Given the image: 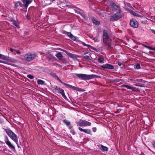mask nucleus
Instances as JSON below:
<instances>
[{"label": "nucleus", "mask_w": 155, "mask_h": 155, "mask_svg": "<svg viewBox=\"0 0 155 155\" xmlns=\"http://www.w3.org/2000/svg\"><path fill=\"white\" fill-rule=\"evenodd\" d=\"M21 1L23 4L19 1L14 2L15 4L14 8L17 9L18 7H21L26 12L28 5L32 2V0H21Z\"/></svg>", "instance_id": "1"}, {"label": "nucleus", "mask_w": 155, "mask_h": 155, "mask_svg": "<svg viewBox=\"0 0 155 155\" xmlns=\"http://www.w3.org/2000/svg\"><path fill=\"white\" fill-rule=\"evenodd\" d=\"M75 75L79 79L84 80L91 79L96 78H101V77L95 75H87L82 74H76Z\"/></svg>", "instance_id": "2"}, {"label": "nucleus", "mask_w": 155, "mask_h": 155, "mask_svg": "<svg viewBox=\"0 0 155 155\" xmlns=\"http://www.w3.org/2000/svg\"><path fill=\"white\" fill-rule=\"evenodd\" d=\"M37 57V55L35 53L29 52L25 55L22 59L28 61H30Z\"/></svg>", "instance_id": "3"}, {"label": "nucleus", "mask_w": 155, "mask_h": 155, "mask_svg": "<svg viewBox=\"0 0 155 155\" xmlns=\"http://www.w3.org/2000/svg\"><path fill=\"white\" fill-rule=\"evenodd\" d=\"M4 130L8 136L17 144L18 140L17 135L10 130L5 129Z\"/></svg>", "instance_id": "4"}, {"label": "nucleus", "mask_w": 155, "mask_h": 155, "mask_svg": "<svg viewBox=\"0 0 155 155\" xmlns=\"http://www.w3.org/2000/svg\"><path fill=\"white\" fill-rule=\"evenodd\" d=\"M114 14L110 18V20L113 21H117L122 18L123 16L122 11H119L117 12H113Z\"/></svg>", "instance_id": "5"}, {"label": "nucleus", "mask_w": 155, "mask_h": 155, "mask_svg": "<svg viewBox=\"0 0 155 155\" xmlns=\"http://www.w3.org/2000/svg\"><path fill=\"white\" fill-rule=\"evenodd\" d=\"M76 124L78 126L87 127L90 126L91 124V122L84 120H80L76 122Z\"/></svg>", "instance_id": "6"}, {"label": "nucleus", "mask_w": 155, "mask_h": 155, "mask_svg": "<svg viewBox=\"0 0 155 155\" xmlns=\"http://www.w3.org/2000/svg\"><path fill=\"white\" fill-rule=\"evenodd\" d=\"M111 6L112 8L113 12H117L122 11L120 6L117 5L114 3L112 2L111 3Z\"/></svg>", "instance_id": "7"}, {"label": "nucleus", "mask_w": 155, "mask_h": 155, "mask_svg": "<svg viewBox=\"0 0 155 155\" xmlns=\"http://www.w3.org/2000/svg\"><path fill=\"white\" fill-rule=\"evenodd\" d=\"M132 81L134 83H137V84H134L135 86L140 87H144L145 86L144 84H141V83L142 82L143 80L142 79H136V80H132Z\"/></svg>", "instance_id": "8"}, {"label": "nucleus", "mask_w": 155, "mask_h": 155, "mask_svg": "<svg viewBox=\"0 0 155 155\" xmlns=\"http://www.w3.org/2000/svg\"><path fill=\"white\" fill-rule=\"evenodd\" d=\"M103 43L104 44L107 45L106 41L109 38V35L107 33V31L105 29L103 30Z\"/></svg>", "instance_id": "9"}, {"label": "nucleus", "mask_w": 155, "mask_h": 155, "mask_svg": "<svg viewBox=\"0 0 155 155\" xmlns=\"http://www.w3.org/2000/svg\"><path fill=\"white\" fill-rule=\"evenodd\" d=\"M130 25L131 27L134 28H136L138 26V23L135 19L132 18L130 21Z\"/></svg>", "instance_id": "10"}, {"label": "nucleus", "mask_w": 155, "mask_h": 155, "mask_svg": "<svg viewBox=\"0 0 155 155\" xmlns=\"http://www.w3.org/2000/svg\"><path fill=\"white\" fill-rule=\"evenodd\" d=\"M61 32L64 34L67 35L71 40L74 41L76 40V38L70 32H68L64 30H62Z\"/></svg>", "instance_id": "11"}, {"label": "nucleus", "mask_w": 155, "mask_h": 155, "mask_svg": "<svg viewBox=\"0 0 155 155\" xmlns=\"http://www.w3.org/2000/svg\"><path fill=\"white\" fill-rule=\"evenodd\" d=\"M55 89L56 90V92L61 94L63 97L65 98L66 97L64 94V91L63 89L60 88L59 87L57 86H55Z\"/></svg>", "instance_id": "12"}, {"label": "nucleus", "mask_w": 155, "mask_h": 155, "mask_svg": "<svg viewBox=\"0 0 155 155\" xmlns=\"http://www.w3.org/2000/svg\"><path fill=\"white\" fill-rule=\"evenodd\" d=\"M5 142L7 145L9 147L11 148L13 151H15V147L11 144V142L9 141L7 137H6Z\"/></svg>", "instance_id": "13"}, {"label": "nucleus", "mask_w": 155, "mask_h": 155, "mask_svg": "<svg viewBox=\"0 0 155 155\" xmlns=\"http://www.w3.org/2000/svg\"><path fill=\"white\" fill-rule=\"evenodd\" d=\"M101 67L104 69H113L114 68V66L108 64H103L101 66Z\"/></svg>", "instance_id": "14"}, {"label": "nucleus", "mask_w": 155, "mask_h": 155, "mask_svg": "<svg viewBox=\"0 0 155 155\" xmlns=\"http://www.w3.org/2000/svg\"><path fill=\"white\" fill-rule=\"evenodd\" d=\"M79 130L81 132H84L85 133L87 134H90L91 133V131L90 129H84L81 127L78 128Z\"/></svg>", "instance_id": "15"}, {"label": "nucleus", "mask_w": 155, "mask_h": 155, "mask_svg": "<svg viewBox=\"0 0 155 155\" xmlns=\"http://www.w3.org/2000/svg\"><path fill=\"white\" fill-rule=\"evenodd\" d=\"M121 81H122V80L120 79H113L110 80V82L111 83H119Z\"/></svg>", "instance_id": "16"}, {"label": "nucleus", "mask_w": 155, "mask_h": 155, "mask_svg": "<svg viewBox=\"0 0 155 155\" xmlns=\"http://www.w3.org/2000/svg\"><path fill=\"white\" fill-rule=\"evenodd\" d=\"M70 88H71L73 90L78 91H84V90H83L81 88L78 87H76L74 86H73L71 85Z\"/></svg>", "instance_id": "17"}, {"label": "nucleus", "mask_w": 155, "mask_h": 155, "mask_svg": "<svg viewBox=\"0 0 155 155\" xmlns=\"http://www.w3.org/2000/svg\"><path fill=\"white\" fill-rule=\"evenodd\" d=\"M0 59L5 60L8 61L9 60V57L7 56H5L0 54Z\"/></svg>", "instance_id": "18"}, {"label": "nucleus", "mask_w": 155, "mask_h": 155, "mask_svg": "<svg viewBox=\"0 0 155 155\" xmlns=\"http://www.w3.org/2000/svg\"><path fill=\"white\" fill-rule=\"evenodd\" d=\"M61 51L66 53L68 55V56L71 58H74V55L71 53H69L68 52L64 50H62Z\"/></svg>", "instance_id": "19"}, {"label": "nucleus", "mask_w": 155, "mask_h": 155, "mask_svg": "<svg viewBox=\"0 0 155 155\" xmlns=\"http://www.w3.org/2000/svg\"><path fill=\"white\" fill-rule=\"evenodd\" d=\"M74 11L75 12L77 13V14H80V15L84 19H87V18L84 14L82 13L80 11L74 9Z\"/></svg>", "instance_id": "20"}, {"label": "nucleus", "mask_w": 155, "mask_h": 155, "mask_svg": "<svg viewBox=\"0 0 155 155\" xmlns=\"http://www.w3.org/2000/svg\"><path fill=\"white\" fill-rule=\"evenodd\" d=\"M56 56L60 60L62 59L63 58V56L61 52H58Z\"/></svg>", "instance_id": "21"}, {"label": "nucleus", "mask_w": 155, "mask_h": 155, "mask_svg": "<svg viewBox=\"0 0 155 155\" xmlns=\"http://www.w3.org/2000/svg\"><path fill=\"white\" fill-rule=\"evenodd\" d=\"M92 20L94 23L97 25H99L100 24V22L97 20L94 17L92 18Z\"/></svg>", "instance_id": "22"}, {"label": "nucleus", "mask_w": 155, "mask_h": 155, "mask_svg": "<svg viewBox=\"0 0 155 155\" xmlns=\"http://www.w3.org/2000/svg\"><path fill=\"white\" fill-rule=\"evenodd\" d=\"M101 148L100 149L102 151H107L108 150V148L104 146V145H101Z\"/></svg>", "instance_id": "23"}, {"label": "nucleus", "mask_w": 155, "mask_h": 155, "mask_svg": "<svg viewBox=\"0 0 155 155\" xmlns=\"http://www.w3.org/2000/svg\"><path fill=\"white\" fill-rule=\"evenodd\" d=\"M63 122L64 124H66L67 126H69L71 124L70 122L66 120V119L63 120Z\"/></svg>", "instance_id": "24"}, {"label": "nucleus", "mask_w": 155, "mask_h": 155, "mask_svg": "<svg viewBox=\"0 0 155 155\" xmlns=\"http://www.w3.org/2000/svg\"><path fill=\"white\" fill-rule=\"evenodd\" d=\"M66 6L68 7V8H77L80 10L81 11H82V10L80 8H79L78 7H77L75 6L72 5H66Z\"/></svg>", "instance_id": "25"}, {"label": "nucleus", "mask_w": 155, "mask_h": 155, "mask_svg": "<svg viewBox=\"0 0 155 155\" xmlns=\"http://www.w3.org/2000/svg\"><path fill=\"white\" fill-rule=\"evenodd\" d=\"M48 58L50 60L52 59H56V58L55 57H54L53 55H52L51 54H50L48 55Z\"/></svg>", "instance_id": "26"}, {"label": "nucleus", "mask_w": 155, "mask_h": 155, "mask_svg": "<svg viewBox=\"0 0 155 155\" xmlns=\"http://www.w3.org/2000/svg\"><path fill=\"white\" fill-rule=\"evenodd\" d=\"M130 12L133 15H134L136 16H137V17H140V15L138 14H137L136 13H135L132 10H130Z\"/></svg>", "instance_id": "27"}, {"label": "nucleus", "mask_w": 155, "mask_h": 155, "mask_svg": "<svg viewBox=\"0 0 155 155\" xmlns=\"http://www.w3.org/2000/svg\"><path fill=\"white\" fill-rule=\"evenodd\" d=\"M106 44L107 45L104 44L106 46H107V48L108 49H110L111 48V43H107V41H106Z\"/></svg>", "instance_id": "28"}, {"label": "nucleus", "mask_w": 155, "mask_h": 155, "mask_svg": "<svg viewBox=\"0 0 155 155\" xmlns=\"http://www.w3.org/2000/svg\"><path fill=\"white\" fill-rule=\"evenodd\" d=\"M98 62L101 63H104V61L102 59V58L100 57H99L98 59Z\"/></svg>", "instance_id": "29"}, {"label": "nucleus", "mask_w": 155, "mask_h": 155, "mask_svg": "<svg viewBox=\"0 0 155 155\" xmlns=\"http://www.w3.org/2000/svg\"><path fill=\"white\" fill-rule=\"evenodd\" d=\"M37 82L38 84L42 85L44 84V81L42 80H39Z\"/></svg>", "instance_id": "30"}, {"label": "nucleus", "mask_w": 155, "mask_h": 155, "mask_svg": "<svg viewBox=\"0 0 155 155\" xmlns=\"http://www.w3.org/2000/svg\"><path fill=\"white\" fill-rule=\"evenodd\" d=\"M134 68L135 69H139L140 68V64H137V65H135L134 66Z\"/></svg>", "instance_id": "31"}, {"label": "nucleus", "mask_w": 155, "mask_h": 155, "mask_svg": "<svg viewBox=\"0 0 155 155\" xmlns=\"http://www.w3.org/2000/svg\"><path fill=\"white\" fill-rule=\"evenodd\" d=\"M0 62L2 63H5L6 64H8L11 65H13L14 64H11L10 63H7L6 62H5L4 61H0Z\"/></svg>", "instance_id": "32"}, {"label": "nucleus", "mask_w": 155, "mask_h": 155, "mask_svg": "<svg viewBox=\"0 0 155 155\" xmlns=\"http://www.w3.org/2000/svg\"><path fill=\"white\" fill-rule=\"evenodd\" d=\"M13 24L16 26L18 28H20V26L15 21H14Z\"/></svg>", "instance_id": "33"}, {"label": "nucleus", "mask_w": 155, "mask_h": 155, "mask_svg": "<svg viewBox=\"0 0 155 155\" xmlns=\"http://www.w3.org/2000/svg\"><path fill=\"white\" fill-rule=\"evenodd\" d=\"M127 88L129 89H131V90H134V87L130 86L128 85H127Z\"/></svg>", "instance_id": "34"}, {"label": "nucleus", "mask_w": 155, "mask_h": 155, "mask_svg": "<svg viewBox=\"0 0 155 155\" xmlns=\"http://www.w3.org/2000/svg\"><path fill=\"white\" fill-rule=\"evenodd\" d=\"M84 58L85 59L87 60L88 61L91 60L89 56L88 55H86L84 57Z\"/></svg>", "instance_id": "35"}, {"label": "nucleus", "mask_w": 155, "mask_h": 155, "mask_svg": "<svg viewBox=\"0 0 155 155\" xmlns=\"http://www.w3.org/2000/svg\"><path fill=\"white\" fill-rule=\"evenodd\" d=\"M27 77L31 79H33L34 78V77L31 74H28L27 76Z\"/></svg>", "instance_id": "36"}, {"label": "nucleus", "mask_w": 155, "mask_h": 155, "mask_svg": "<svg viewBox=\"0 0 155 155\" xmlns=\"http://www.w3.org/2000/svg\"><path fill=\"white\" fill-rule=\"evenodd\" d=\"M71 133L73 135H74L76 134V133L74 130H71L70 131Z\"/></svg>", "instance_id": "37"}, {"label": "nucleus", "mask_w": 155, "mask_h": 155, "mask_svg": "<svg viewBox=\"0 0 155 155\" xmlns=\"http://www.w3.org/2000/svg\"><path fill=\"white\" fill-rule=\"evenodd\" d=\"M125 5L127 6L128 7H129L130 8H132V7L131 6V5L130 4V3H125Z\"/></svg>", "instance_id": "38"}, {"label": "nucleus", "mask_w": 155, "mask_h": 155, "mask_svg": "<svg viewBox=\"0 0 155 155\" xmlns=\"http://www.w3.org/2000/svg\"><path fill=\"white\" fill-rule=\"evenodd\" d=\"M142 45L144 47H145V48H147L149 49H150V46H147L145 45H144V44H143Z\"/></svg>", "instance_id": "39"}, {"label": "nucleus", "mask_w": 155, "mask_h": 155, "mask_svg": "<svg viewBox=\"0 0 155 155\" xmlns=\"http://www.w3.org/2000/svg\"><path fill=\"white\" fill-rule=\"evenodd\" d=\"M16 52H17V53L18 54H21V53H20L19 50H15V52H14V53L15 54Z\"/></svg>", "instance_id": "40"}, {"label": "nucleus", "mask_w": 155, "mask_h": 155, "mask_svg": "<svg viewBox=\"0 0 155 155\" xmlns=\"http://www.w3.org/2000/svg\"><path fill=\"white\" fill-rule=\"evenodd\" d=\"M64 85L65 86H66L67 87H68V88H70V86L71 85L70 84H69L65 83V84H64Z\"/></svg>", "instance_id": "41"}, {"label": "nucleus", "mask_w": 155, "mask_h": 155, "mask_svg": "<svg viewBox=\"0 0 155 155\" xmlns=\"http://www.w3.org/2000/svg\"><path fill=\"white\" fill-rule=\"evenodd\" d=\"M64 3L62 2H61L60 3V5L62 6L63 7H64L66 6V5H64Z\"/></svg>", "instance_id": "42"}, {"label": "nucleus", "mask_w": 155, "mask_h": 155, "mask_svg": "<svg viewBox=\"0 0 155 155\" xmlns=\"http://www.w3.org/2000/svg\"><path fill=\"white\" fill-rule=\"evenodd\" d=\"M9 50H10L11 51V52H13V53H14V52H15V50L14 49H13V48H10V49H9Z\"/></svg>", "instance_id": "43"}, {"label": "nucleus", "mask_w": 155, "mask_h": 155, "mask_svg": "<svg viewBox=\"0 0 155 155\" xmlns=\"http://www.w3.org/2000/svg\"><path fill=\"white\" fill-rule=\"evenodd\" d=\"M92 129L94 132H95L96 131V127H93Z\"/></svg>", "instance_id": "44"}, {"label": "nucleus", "mask_w": 155, "mask_h": 155, "mask_svg": "<svg viewBox=\"0 0 155 155\" xmlns=\"http://www.w3.org/2000/svg\"><path fill=\"white\" fill-rule=\"evenodd\" d=\"M59 81L63 85H64V84H65V83L63 82L60 79H59Z\"/></svg>", "instance_id": "45"}, {"label": "nucleus", "mask_w": 155, "mask_h": 155, "mask_svg": "<svg viewBox=\"0 0 155 155\" xmlns=\"http://www.w3.org/2000/svg\"><path fill=\"white\" fill-rule=\"evenodd\" d=\"M122 86L123 87L126 88L127 87V85L125 84H123L122 85Z\"/></svg>", "instance_id": "46"}, {"label": "nucleus", "mask_w": 155, "mask_h": 155, "mask_svg": "<svg viewBox=\"0 0 155 155\" xmlns=\"http://www.w3.org/2000/svg\"><path fill=\"white\" fill-rule=\"evenodd\" d=\"M150 49L155 51V48H152L150 47Z\"/></svg>", "instance_id": "47"}, {"label": "nucleus", "mask_w": 155, "mask_h": 155, "mask_svg": "<svg viewBox=\"0 0 155 155\" xmlns=\"http://www.w3.org/2000/svg\"><path fill=\"white\" fill-rule=\"evenodd\" d=\"M118 64L119 66H120L122 65V63L120 62H118Z\"/></svg>", "instance_id": "48"}, {"label": "nucleus", "mask_w": 155, "mask_h": 155, "mask_svg": "<svg viewBox=\"0 0 155 155\" xmlns=\"http://www.w3.org/2000/svg\"><path fill=\"white\" fill-rule=\"evenodd\" d=\"M152 144L153 146L155 147V141H154L153 143H152Z\"/></svg>", "instance_id": "49"}, {"label": "nucleus", "mask_w": 155, "mask_h": 155, "mask_svg": "<svg viewBox=\"0 0 155 155\" xmlns=\"http://www.w3.org/2000/svg\"><path fill=\"white\" fill-rule=\"evenodd\" d=\"M121 111V109H119L117 110V113H119Z\"/></svg>", "instance_id": "50"}, {"label": "nucleus", "mask_w": 155, "mask_h": 155, "mask_svg": "<svg viewBox=\"0 0 155 155\" xmlns=\"http://www.w3.org/2000/svg\"><path fill=\"white\" fill-rule=\"evenodd\" d=\"M151 31L152 33H154L155 34V30L153 29L151 30Z\"/></svg>", "instance_id": "51"}, {"label": "nucleus", "mask_w": 155, "mask_h": 155, "mask_svg": "<svg viewBox=\"0 0 155 155\" xmlns=\"http://www.w3.org/2000/svg\"><path fill=\"white\" fill-rule=\"evenodd\" d=\"M55 77H56V79L57 80H58V81L59 80V79H60L56 75H55Z\"/></svg>", "instance_id": "52"}, {"label": "nucleus", "mask_w": 155, "mask_h": 155, "mask_svg": "<svg viewBox=\"0 0 155 155\" xmlns=\"http://www.w3.org/2000/svg\"><path fill=\"white\" fill-rule=\"evenodd\" d=\"M91 48L92 49H94V48L92 46H90V48Z\"/></svg>", "instance_id": "53"}, {"label": "nucleus", "mask_w": 155, "mask_h": 155, "mask_svg": "<svg viewBox=\"0 0 155 155\" xmlns=\"http://www.w3.org/2000/svg\"><path fill=\"white\" fill-rule=\"evenodd\" d=\"M83 45L84 46H87V45L85 43H83Z\"/></svg>", "instance_id": "54"}, {"label": "nucleus", "mask_w": 155, "mask_h": 155, "mask_svg": "<svg viewBox=\"0 0 155 155\" xmlns=\"http://www.w3.org/2000/svg\"><path fill=\"white\" fill-rule=\"evenodd\" d=\"M90 46H91V45H87V46L89 48H90Z\"/></svg>", "instance_id": "55"}, {"label": "nucleus", "mask_w": 155, "mask_h": 155, "mask_svg": "<svg viewBox=\"0 0 155 155\" xmlns=\"http://www.w3.org/2000/svg\"><path fill=\"white\" fill-rule=\"evenodd\" d=\"M17 145L18 147V148H19V147H20L19 146L18 144V143H17Z\"/></svg>", "instance_id": "56"}, {"label": "nucleus", "mask_w": 155, "mask_h": 155, "mask_svg": "<svg viewBox=\"0 0 155 155\" xmlns=\"http://www.w3.org/2000/svg\"><path fill=\"white\" fill-rule=\"evenodd\" d=\"M55 75H54V77L55 78H56L55 77Z\"/></svg>", "instance_id": "57"}, {"label": "nucleus", "mask_w": 155, "mask_h": 155, "mask_svg": "<svg viewBox=\"0 0 155 155\" xmlns=\"http://www.w3.org/2000/svg\"><path fill=\"white\" fill-rule=\"evenodd\" d=\"M55 75H54V77L55 78H56L55 77Z\"/></svg>", "instance_id": "58"}, {"label": "nucleus", "mask_w": 155, "mask_h": 155, "mask_svg": "<svg viewBox=\"0 0 155 155\" xmlns=\"http://www.w3.org/2000/svg\"><path fill=\"white\" fill-rule=\"evenodd\" d=\"M26 17H27V18L28 19V15H27V16Z\"/></svg>", "instance_id": "59"}]
</instances>
